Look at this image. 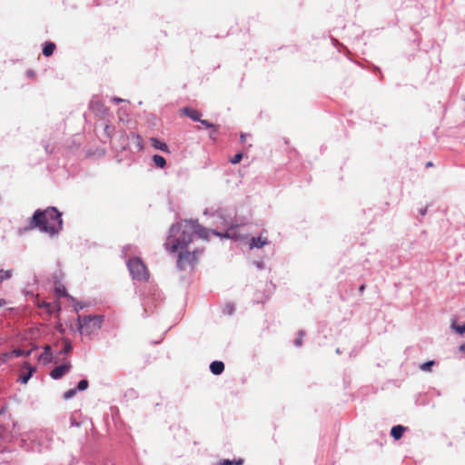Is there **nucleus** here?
<instances>
[{"instance_id": "nucleus-41", "label": "nucleus", "mask_w": 465, "mask_h": 465, "mask_svg": "<svg viewBox=\"0 0 465 465\" xmlns=\"http://www.w3.org/2000/svg\"><path fill=\"white\" fill-rule=\"evenodd\" d=\"M228 312L231 314L232 312V307L227 308Z\"/></svg>"}, {"instance_id": "nucleus-40", "label": "nucleus", "mask_w": 465, "mask_h": 465, "mask_svg": "<svg viewBox=\"0 0 465 465\" xmlns=\"http://www.w3.org/2000/svg\"><path fill=\"white\" fill-rule=\"evenodd\" d=\"M228 312L231 314L232 312V307L227 308Z\"/></svg>"}, {"instance_id": "nucleus-16", "label": "nucleus", "mask_w": 465, "mask_h": 465, "mask_svg": "<svg viewBox=\"0 0 465 465\" xmlns=\"http://www.w3.org/2000/svg\"><path fill=\"white\" fill-rule=\"evenodd\" d=\"M153 162L155 164V166L159 168H164L166 165V160L159 154H154L153 156Z\"/></svg>"}, {"instance_id": "nucleus-21", "label": "nucleus", "mask_w": 465, "mask_h": 465, "mask_svg": "<svg viewBox=\"0 0 465 465\" xmlns=\"http://www.w3.org/2000/svg\"><path fill=\"white\" fill-rule=\"evenodd\" d=\"M13 359L11 351L5 352L0 355V365L7 362L9 360Z\"/></svg>"}, {"instance_id": "nucleus-13", "label": "nucleus", "mask_w": 465, "mask_h": 465, "mask_svg": "<svg viewBox=\"0 0 465 465\" xmlns=\"http://www.w3.org/2000/svg\"><path fill=\"white\" fill-rule=\"evenodd\" d=\"M23 368L27 370L28 372H27V374H24V375L20 376L19 381H21V383L25 384V383H27L30 377L32 376L33 372L35 371V368L32 367L27 362L25 363Z\"/></svg>"}, {"instance_id": "nucleus-3", "label": "nucleus", "mask_w": 465, "mask_h": 465, "mask_svg": "<svg viewBox=\"0 0 465 465\" xmlns=\"http://www.w3.org/2000/svg\"><path fill=\"white\" fill-rule=\"evenodd\" d=\"M104 321L103 315H78L77 331L81 335L91 338L102 328Z\"/></svg>"}, {"instance_id": "nucleus-29", "label": "nucleus", "mask_w": 465, "mask_h": 465, "mask_svg": "<svg viewBox=\"0 0 465 465\" xmlns=\"http://www.w3.org/2000/svg\"><path fill=\"white\" fill-rule=\"evenodd\" d=\"M199 122L207 128H214L215 131L217 130L216 126H214L212 123L208 122L207 120L201 119V121Z\"/></svg>"}, {"instance_id": "nucleus-9", "label": "nucleus", "mask_w": 465, "mask_h": 465, "mask_svg": "<svg viewBox=\"0 0 465 465\" xmlns=\"http://www.w3.org/2000/svg\"><path fill=\"white\" fill-rule=\"evenodd\" d=\"M53 360V354L51 351V347L46 345L44 348V351L39 355L38 361L43 362L44 364L50 363Z\"/></svg>"}, {"instance_id": "nucleus-27", "label": "nucleus", "mask_w": 465, "mask_h": 465, "mask_svg": "<svg viewBox=\"0 0 465 465\" xmlns=\"http://www.w3.org/2000/svg\"><path fill=\"white\" fill-rule=\"evenodd\" d=\"M242 158V153H236V154H235V155L231 159V163H232V164H236V163H240V162H241Z\"/></svg>"}, {"instance_id": "nucleus-30", "label": "nucleus", "mask_w": 465, "mask_h": 465, "mask_svg": "<svg viewBox=\"0 0 465 465\" xmlns=\"http://www.w3.org/2000/svg\"><path fill=\"white\" fill-rule=\"evenodd\" d=\"M84 303L83 302H75L74 305V311L76 312H78L80 310L84 309Z\"/></svg>"}, {"instance_id": "nucleus-11", "label": "nucleus", "mask_w": 465, "mask_h": 465, "mask_svg": "<svg viewBox=\"0 0 465 465\" xmlns=\"http://www.w3.org/2000/svg\"><path fill=\"white\" fill-rule=\"evenodd\" d=\"M150 143L153 148L169 153L168 145L164 142H162L157 138H151Z\"/></svg>"}, {"instance_id": "nucleus-4", "label": "nucleus", "mask_w": 465, "mask_h": 465, "mask_svg": "<svg viewBox=\"0 0 465 465\" xmlns=\"http://www.w3.org/2000/svg\"><path fill=\"white\" fill-rule=\"evenodd\" d=\"M127 267L132 277L137 281H146L149 277L146 266L139 258L130 259Z\"/></svg>"}, {"instance_id": "nucleus-22", "label": "nucleus", "mask_w": 465, "mask_h": 465, "mask_svg": "<svg viewBox=\"0 0 465 465\" xmlns=\"http://www.w3.org/2000/svg\"><path fill=\"white\" fill-rule=\"evenodd\" d=\"M88 385H89V383H88L87 380H81L78 382L77 387L75 389H76V391H82L86 390L88 388Z\"/></svg>"}, {"instance_id": "nucleus-15", "label": "nucleus", "mask_w": 465, "mask_h": 465, "mask_svg": "<svg viewBox=\"0 0 465 465\" xmlns=\"http://www.w3.org/2000/svg\"><path fill=\"white\" fill-rule=\"evenodd\" d=\"M55 49V45L52 42L45 43L44 48H43V54L45 56H50L53 54L54 51Z\"/></svg>"}, {"instance_id": "nucleus-35", "label": "nucleus", "mask_w": 465, "mask_h": 465, "mask_svg": "<svg viewBox=\"0 0 465 465\" xmlns=\"http://www.w3.org/2000/svg\"><path fill=\"white\" fill-rule=\"evenodd\" d=\"M246 136L247 135L245 134H241V141H242V143H244L246 141Z\"/></svg>"}, {"instance_id": "nucleus-37", "label": "nucleus", "mask_w": 465, "mask_h": 465, "mask_svg": "<svg viewBox=\"0 0 465 465\" xmlns=\"http://www.w3.org/2000/svg\"><path fill=\"white\" fill-rule=\"evenodd\" d=\"M460 351H464V352H465V344H461V345L460 346Z\"/></svg>"}, {"instance_id": "nucleus-43", "label": "nucleus", "mask_w": 465, "mask_h": 465, "mask_svg": "<svg viewBox=\"0 0 465 465\" xmlns=\"http://www.w3.org/2000/svg\"><path fill=\"white\" fill-rule=\"evenodd\" d=\"M5 303V301L4 300H0V306L3 305Z\"/></svg>"}, {"instance_id": "nucleus-34", "label": "nucleus", "mask_w": 465, "mask_h": 465, "mask_svg": "<svg viewBox=\"0 0 465 465\" xmlns=\"http://www.w3.org/2000/svg\"><path fill=\"white\" fill-rule=\"evenodd\" d=\"M112 101H113V102H114V103H121V102H124V99L119 98V97H116V96L113 97V98H112Z\"/></svg>"}, {"instance_id": "nucleus-39", "label": "nucleus", "mask_w": 465, "mask_h": 465, "mask_svg": "<svg viewBox=\"0 0 465 465\" xmlns=\"http://www.w3.org/2000/svg\"><path fill=\"white\" fill-rule=\"evenodd\" d=\"M242 461L241 460L234 463V465H242Z\"/></svg>"}, {"instance_id": "nucleus-5", "label": "nucleus", "mask_w": 465, "mask_h": 465, "mask_svg": "<svg viewBox=\"0 0 465 465\" xmlns=\"http://www.w3.org/2000/svg\"><path fill=\"white\" fill-rule=\"evenodd\" d=\"M204 215H212L216 216L220 220V223L225 227L232 228L233 225V217L232 214L227 213L225 210L223 209H217L213 210L212 209H206L203 212Z\"/></svg>"}, {"instance_id": "nucleus-8", "label": "nucleus", "mask_w": 465, "mask_h": 465, "mask_svg": "<svg viewBox=\"0 0 465 465\" xmlns=\"http://www.w3.org/2000/svg\"><path fill=\"white\" fill-rule=\"evenodd\" d=\"M269 244V241L266 237L259 236V237H252L249 241V248H262L265 245Z\"/></svg>"}, {"instance_id": "nucleus-25", "label": "nucleus", "mask_w": 465, "mask_h": 465, "mask_svg": "<svg viewBox=\"0 0 465 465\" xmlns=\"http://www.w3.org/2000/svg\"><path fill=\"white\" fill-rule=\"evenodd\" d=\"M305 335V332L303 331H299V337L294 340V345L297 347L302 346V337Z\"/></svg>"}, {"instance_id": "nucleus-31", "label": "nucleus", "mask_w": 465, "mask_h": 465, "mask_svg": "<svg viewBox=\"0 0 465 465\" xmlns=\"http://www.w3.org/2000/svg\"><path fill=\"white\" fill-rule=\"evenodd\" d=\"M219 465H234V464L232 463V461H231L229 460H224L221 461L219 463Z\"/></svg>"}, {"instance_id": "nucleus-1", "label": "nucleus", "mask_w": 465, "mask_h": 465, "mask_svg": "<svg viewBox=\"0 0 465 465\" xmlns=\"http://www.w3.org/2000/svg\"><path fill=\"white\" fill-rule=\"evenodd\" d=\"M193 234H197L203 240H208L210 234H214L222 238H232L230 232L221 233L214 230H208L203 227L197 220H184L181 223L173 224L169 231V235L164 242L165 249L170 252L180 251L177 260V267L183 271L188 266L193 267L198 260L200 252L184 251L188 244L192 242Z\"/></svg>"}, {"instance_id": "nucleus-6", "label": "nucleus", "mask_w": 465, "mask_h": 465, "mask_svg": "<svg viewBox=\"0 0 465 465\" xmlns=\"http://www.w3.org/2000/svg\"><path fill=\"white\" fill-rule=\"evenodd\" d=\"M89 106L90 109L93 110L96 114L104 115L108 113V108L104 104L102 101L97 98H93Z\"/></svg>"}, {"instance_id": "nucleus-12", "label": "nucleus", "mask_w": 465, "mask_h": 465, "mask_svg": "<svg viewBox=\"0 0 465 465\" xmlns=\"http://www.w3.org/2000/svg\"><path fill=\"white\" fill-rule=\"evenodd\" d=\"M183 113L193 121H201V113L197 110L185 107L183 109Z\"/></svg>"}, {"instance_id": "nucleus-20", "label": "nucleus", "mask_w": 465, "mask_h": 465, "mask_svg": "<svg viewBox=\"0 0 465 465\" xmlns=\"http://www.w3.org/2000/svg\"><path fill=\"white\" fill-rule=\"evenodd\" d=\"M451 329L460 334L465 333V324L457 325L454 322L451 323Z\"/></svg>"}, {"instance_id": "nucleus-2", "label": "nucleus", "mask_w": 465, "mask_h": 465, "mask_svg": "<svg viewBox=\"0 0 465 465\" xmlns=\"http://www.w3.org/2000/svg\"><path fill=\"white\" fill-rule=\"evenodd\" d=\"M61 213L54 207L45 210H36L30 221V228H39L50 236L56 235L63 227Z\"/></svg>"}, {"instance_id": "nucleus-10", "label": "nucleus", "mask_w": 465, "mask_h": 465, "mask_svg": "<svg viewBox=\"0 0 465 465\" xmlns=\"http://www.w3.org/2000/svg\"><path fill=\"white\" fill-rule=\"evenodd\" d=\"M210 371L214 375H220L224 371V363L220 361H214L210 364Z\"/></svg>"}, {"instance_id": "nucleus-26", "label": "nucleus", "mask_w": 465, "mask_h": 465, "mask_svg": "<svg viewBox=\"0 0 465 465\" xmlns=\"http://www.w3.org/2000/svg\"><path fill=\"white\" fill-rule=\"evenodd\" d=\"M72 348V344L68 341H64V347L61 352L66 354L71 351Z\"/></svg>"}, {"instance_id": "nucleus-18", "label": "nucleus", "mask_w": 465, "mask_h": 465, "mask_svg": "<svg viewBox=\"0 0 465 465\" xmlns=\"http://www.w3.org/2000/svg\"><path fill=\"white\" fill-rule=\"evenodd\" d=\"M13 275V270H2L0 269V282L5 281V280H8L12 277Z\"/></svg>"}, {"instance_id": "nucleus-38", "label": "nucleus", "mask_w": 465, "mask_h": 465, "mask_svg": "<svg viewBox=\"0 0 465 465\" xmlns=\"http://www.w3.org/2000/svg\"><path fill=\"white\" fill-rule=\"evenodd\" d=\"M40 306H43V307H45V308H49L50 304L46 303V302H43V304H41Z\"/></svg>"}, {"instance_id": "nucleus-33", "label": "nucleus", "mask_w": 465, "mask_h": 465, "mask_svg": "<svg viewBox=\"0 0 465 465\" xmlns=\"http://www.w3.org/2000/svg\"><path fill=\"white\" fill-rule=\"evenodd\" d=\"M255 265L259 270H262L264 267L262 262H255Z\"/></svg>"}, {"instance_id": "nucleus-7", "label": "nucleus", "mask_w": 465, "mask_h": 465, "mask_svg": "<svg viewBox=\"0 0 465 465\" xmlns=\"http://www.w3.org/2000/svg\"><path fill=\"white\" fill-rule=\"evenodd\" d=\"M71 369L70 363H64L59 366H56L54 369H53L50 372V376L54 380H58L62 378L64 374H66Z\"/></svg>"}, {"instance_id": "nucleus-19", "label": "nucleus", "mask_w": 465, "mask_h": 465, "mask_svg": "<svg viewBox=\"0 0 465 465\" xmlns=\"http://www.w3.org/2000/svg\"><path fill=\"white\" fill-rule=\"evenodd\" d=\"M12 353V356L13 358L15 356V357H20V356H28L30 355L31 351H23L21 349H15L11 351Z\"/></svg>"}, {"instance_id": "nucleus-28", "label": "nucleus", "mask_w": 465, "mask_h": 465, "mask_svg": "<svg viewBox=\"0 0 465 465\" xmlns=\"http://www.w3.org/2000/svg\"><path fill=\"white\" fill-rule=\"evenodd\" d=\"M35 436V432H31L26 435V439H22V447H24L25 445V442L27 440H34Z\"/></svg>"}, {"instance_id": "nucleus-32", "label": "nucleus", "mask_w": 465, "mask_h": 465, "mask_svg": "<svg viewBox=\"0 0 465 465\" xmlns=\"http://www.w3.org/2000/svg\"><path fill=\"white\" fill-rule=\"evenodd\" d=\"M135 138L137 139L138 141V146H139V149H143V144H142V138L140 135H135Z\"/></svg>"}, {"instance_id": "nucleus-17", "label": "nucleus", "mask_w": 465, "mask_h": 465, "mask_svg": "<svg viewBox=\"0 0 465 465\" xmlns=\"http://www.w3.org/2000/svg\"><path fill=\"white\" fill-rule=\"evenodd\" d=\"M55 292L60 297H69L72 301H74V299L72 296H69L65 290V287L63 285L56 286Z\"/></svg>"}, {"instance_id": "nucleus-14", "label": "nucleus", "mask_w": 465, "mask_h": 465, "mask_svg": "<svg viewBox=\"0 0 465 465\" xmlns=\"http://www.w3.org/2000/svg\"><path fill=\"white\" fill-rule=\"evenodd\" d=\"M405 430V428L401 425H396L391 428V435L395 439L399 440L401 438L403 431Z\"/></svg>"}, {"instance_id": "nucleus-36", "label": "nucleus", "mask_w": 465, "mask_h": 465, "mask_svg": "<svg viewBox=\"0 0 465 465\" xmlns=\"http://www.w3.org/2000/svg\"><path fill=\"white\" fill-rule=\"evenodd\" d=\"M420 213L421 215H425L427 213V209H420Z\"/></svg>"}, {"instance_id": "nucleus-42", "label": "nucleus", "mask_w": 465, "mask_h": 465, "mask_svg": "<svg viewBox=\"0 0 465 465\" xmlns=\"http://www.w3.org/2000/svg\"><path fill=\"white\" fill-rule=\"evenodd\" d=\"M363 290H364V285H361V286L360 287V292H363Z\"/></svg>"}, {"instance_id": "nucleus-24", "label": "nucleus", "mask_w": 465, "mask_h": 465, "mask_svg": "<svg viewBox=\"0 0 465 465\" xmlns=\"http://www.w3.org/2000/svg\"><path fill=\"white\" fill-rule=\"evenodd\" d=\"M434 361H429L427 362H424L420 365V370L421 371H430V368L431 366L434 365Z\"/></svg>"}, {"instance_id": "nucleus-23", "label": "nucleus", "mask_w": 465, "mask_h": 465, "mask_svg": "<svg viewBox=\"0 0 465 465\" xmlns=\"http://www.w3.org/2000/svg\"><path fill=\"white\" fill-rule=\"evenodd\" d=\"M76 389H71L67 391H65L63 395V398L67 401V400H70L72 399L73 397H74V395L76 394Z\"/></svg>"}, {"instance_id": "nucleus-44", "label": "nucleus", "mask_w": 465, "mask_h": 465, "mask_svg": "<svg viewBox=\"0 0 465 465\" xmlns=\"http://www.w3.org/2000/svg\"><path fill=\"white\" fill-rule=\"evenodd\" d=\"M426 165H427V166H431L432 164H431V163H430V162H429V163H427V164H426Z\"/></svg>"}]
</instances>
